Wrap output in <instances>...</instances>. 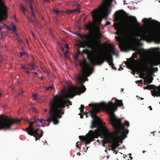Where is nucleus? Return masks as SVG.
<instances>
[{
    "instance_id": "21",
    "label": "nucleus",
    "mask_w": 160,
    "mask_h": 160,
    "mask_svg": "<svg viewBox=\"0 0 160 160\" xmlns=\"http://www.w3.org/2000/svg\"><path fill=\"white\" fill-rule=\"evenodd\" d=\"M159 64L160 63L157 60H154L151 63L150 65L152 67L154 66H158Z\"/></svg>"
},
{
    "instance_id": "62",
    "label": "nucleus",
    "mask_w": 160,
    "mask_h": 160,
    "mask_svg": "<svg viewBox=\"0 0 160 160\" xmlns=\"http://www.w3.org/2000/svg\"><path fill=\"white\" fill-rule=\"evenodd\" d=\"M143 98H141V100H143Z\"/></svg>"
},
{
    "instance_id": "33",
    "label": "nucleus",
    "mask_w": 160,
    "mask_h": 160,
    "mask_svg": "<svg viewBox=\"0 0 160 160\" xmlns=\"http://www.w3.org/2000/svg\"><path fill=\"white\" fill-rule=\"evenodd\" d=\"M26 64H21L20 65V68H21L22 69H24L26 68L27 67H26Z\"/></svg>"
},
{
    "instance_id": "12",
    "label": "nucleus",
    "mask_w": 160,
    "mask_h": 160,
    "mask_svg": "<svg viewBox=\"0 0 160 160\" xmlns=\"http://www.w3.org/2000/svg\"><path fill=\"white\" fill-rule=\"evenodd\" d=\"M26 3V7H29L31 11L36 10L37 9V5L36 2L33 0H24Z\"/></svg>"
},
{
    "instance_id": "17",
    "label": "nucleus",
    "mask_w": 160,
    "mask_h": 160,
    "mask_svg": "<svg viewBox=\"0 0 160 160\" xmlns=\"http://www.w3.org/2000/svg\"><path fill=\"white\" fill-rule=\"evenodd\" d=\"M94 24L92 22H89L87 24H86L84 26L85 29L86 30H88L89 31H92L93 28Z\"/></svg>"
},
{
    "instance_id": "52",
    "label": "nucleus",
    "mask_w": 160,
    "mask_h": 160,
    "mask_svg": "<svg viewBox=\"0 0 160 160\" xmlns=\"http://www.w3.org/2000/svg\"><path fill=\"white\" fill-rule=\"evenodd\" d=\"M33 73L34 74H35V75H38V73H37L36 72H34Z\"/></svg>"
},
{
    "instance_id": "23",
    "label": "nucleus",
    "mask_w": 160,
    "mask_h": 160,
    "mask_svg": "<svg viewBox=\"0 0 160 160\" xmlns=\"http://www.w3.org/2000/svg\"><path fill=\"white\" fill-rule=\"evenodd\" d=\"M78 52H76L73 56V57L74 59L77 61L78 60V57L79 54H80V50L79 49L78 50Z\"/></svg>"
},
{
    "instance_id": "27",
    "label": "nucleus",
    "mask_w": 160,
    "mask_h": 160,
    "mask_svg": "<svg viewBox=\"0 0 160 160\" xmlns=\"http://www.w3.org/2000/svg\"><path fill=\"white\" fill-rule=\"evenodd\" d=\"M84 108V105H81L80 107L79 108V110L80 111V112L83 113V110Z\"/></svg>"
},
{
    "instance_id": "44",
    "label": "nucleus",
    "mask_w": 160,
    "mask_h": 160,
    "mask_svg": "<svg viewBox=\"0 0 160 160\" xmlns=\"http://www.w3.org/2000/svg\"><path fill=\"white\" fill-rule=\"evenodd\" d=\"M65 47H66V48L67 49H69V46H68V44H66V45Z\"/></svg>"
},
{
    "instance_id": "46",
    "label": "nucleus",
    "mask_w": 160,
    "mask_h": 160,
    "mask_svg": "<svg viewBox=\"0 0 160 160\" xmlns=\"http://www.w3.org/2000/svg\"><path fill=\"white\" fill-rule=\"evenodd\" d=\"M27 18L28 19V20L30 22H32V20H31L30 18H29V17L28 16H27Z\"/></svg>"
},
{
    "instance_id": "56",
    "label": "nucleus",
    "mask_w": 160,
    "mask_h": 160,
    "mask_svg": "<svg viewBox=\"0 0 160 160\" xmlns=\"http://www.w3.org/2000/svg\"><path fill=\"white\" fill-rule=\"evenodd\" d=\"M130 158L131 159H132V157H131V156H130Z\"/></svg>"
},
{
    "instance_id": "36",
    "label": "nucleus",
    "mask_w": 160,
    "mask_h": 160,
    "mask_svg": "<svg viewBox=\"0 0 160 160\" xmlns=\"http://www.w3.org/2000/svg\"><path fill=\"white\" fill-rule=\"evenodd\" d=\"M23 91L22 90H21L20 92H19L18 94V96H22L23 93Z\"/></svg>"
},
{
    "instance_id": "59",
    "label": "nucleus",
    "mask_w": 160,
    "mask_h": 160,
    "mask_svg": "<svg viewBox=\"0 0 160 160\" xmlns=\"http://www.w3.org/2000/svg\"><path fill=\"white\" fill-rule=\"evenodd\" d=\"M63 53H64V54L65 55L66 54V52H63Z\"/></svg>"
},
{
    "instance_id": "42",
    "label": "nucleus",
    "mask_w": 160,
    "mask_h": 160,
    "mask_svg": "<svg viewBox=\"0 0 160 160\" xmlns=\"http://www.w3.org/2000/svg\"><path fill=\"white\" fill-rule=\"evenodd\" d=\"M32 23H35L36 22V20H34L33 19V20H32Z\"/></svg>"
},
{
    "instance_id": "58",
    "label": "nucleus",
    "mask_w": 160,
    "mask_h": 160,
    "mask_svg": "<svg viewBox=\"0 0 160 160\" xmlns=\"http://www.w3.org/2000/svg\"><path fill=\"white\" fill-rule=\"evenodd\" d=\"M124 90V89H122V92H123V91Z\"/></svg>"
},
{
    "instance_id": "14",
    "label": "nucleus",
    "mask_w": 160,
    "mask_h": 160,
    "mask_svg": "<svg viewBox=\"0 0 160 160\" xmlns=\"http://www.w3.org/2000/svg\"><path fill=\"white\" fill-rule=\"evenodd\" d=\"M149 90L153 89V91H151V92H154L156 95L158 94H160V85L159 86L157 87L153 85H149Z\"/></svg>"
},
{
    "instance_id": "2",
    "label": "nucleus",
    "mask_w": 160,
    "mask_h": 160,
    "mask_svg": "<svg viewBox=\"0 0 160 160\" xmlns=\"http://www.w3.org/2000/svg\"><path fill=\"white\" fill-rule=\"evenodd\" d=\"M68 92H65L62 96L57 94L53 97V99H51L49 104V117L46 120L48 121H52L54 124H57L59 122L58 118H61L62 115L64 114L63 110L66 106H68L69 104L72 105V102L68 100L65 99L64 95Z\"/></svg>"
},
{
    "instance_id": "40",
    "label": "nucleus",
    "mask_w": 160,
    "mask_h": 160,
    "mask_svg": "<svg viewBox=\"0 0 160 160\" xmlns=\"http://www.w3.org/2000/svg\"><path fill=\"white\" fill-rule=\"evenodd\" d=\"M142 80H138L136 82L138 83H142Z\"/></svg>"
},
{
    "instance_id": "53",
    "label": "nucleus",
    "mask_w": 160,
    "mask_h": 160,
    "mask_svg": "<svg viewBox=\"0 0 160 160\" xmlns=\"http://www.w3.org/2000/svg\"><path fill=\"white\" fill-rule=\"evenodd\" d=\"M44 0V1L46 2H48L49 1L48 0Z\"/></svg>"
},
{
    "instance_id": "47",
    "label": "nucleus",
    "mask_w": 160,
    "mask_h": 160,
    "mask_svg": "<svg viewBox=\"0 0 160 160\" xmlns=\"http://www.w3.org/2000/svg\"><path fill=\"white\" fill-rule=\"evenodd\" d=\"M123 69V68H122V67L121 66L120 68H119L118 69V70L120 71V70H122V69Z\"/></svg>"
},
{
    "instance_id": "28",
    "label": "nucleus",
    "mask_w": 160,
    "mask_h": 160,
    "mask_svg": "<svg viewBox=\"0 0 160 160\" xmlns=\"http://www.w3.org/2000/svg\"><path fill=\"white\" fill-rule=\"evenodd\" d=\"M76 8L74 9L73 10H72L73 11V13L76 12H78L79 13H80V9L81 8H79V7H77Z\"/></svg>"
},
{
    "instance_id": "16",
    "label": "nucleus",
    "mask_w": 160,
    "mask_h": 160,
    "mask_svg": "<svg viewBox=\"0 0 160 160\" xmlns=\"http://www.w3.org/2000/svg\"><path fill=\"white\" fill-rule=\"evenodd\" d=\"M142 21L144 23H148L150 22H152L154 23L159 24L160 25V22L156 20H152V18H149L148 19L144 18L142 20Z\"/></svg>"
},
{
    "instance_id": "32",
    "label": "nucleus",
    "mask_w": 160,
    "mask_h": 160,
    "mask_svg": "<svg viewBox=\"0 0 160 160\" xmlns=\"http://www.w3.org/2000/svg\"><path fill=\"white\" fill-rule=\"evenodd\" d=\"M31 13L33 19L34 20L35 19V15L34 13V11H31Z\"/></svg>"
},
{
    "instance_id": "55",
    "label": "nucleus",
    "mask_w": 160,
    "mask_h": 160,
    "mask_svg": "<svg viewBox=\"0 0 160 160\" xmlns=\"http://www.w3.org/2000/svg\"><path fill=\"white\" fill-rule=\"evenodd\" d=\"M145 152H146L145 151H143L142 152L143 153H145Z\"/></svg>"
},
{
    "instance_id": "7",
    "label": "nucleus",
    "mask_w": 160,
    "mask_h": 160,
    "mask_svg": "<svg viewBox=\"0 0 160 160\" xmlns=\"http://www.w3.org/2000/svg\"><path fill=\"white\" fill-rule=\"evenodd\" d=\"M75 80L78 84H80L81 88L74 87L69 88L66 94L64 95L63 96L64 98H71L77 94L80 95L81 93L85 91L86 88L82 85L83 83L85 82V80L80 75L77 77L76 76Z\"/></svg>"
},
{
    "instance_id": "64",
    "label": "nucleus",
    "mask_w": 160,
    "mask_h": 160,
    "mask_svg": "<svg viewBox=\"0 0 160 160\" xmlns=\"http://www.w3.org/2000/svg\"><path fill=\"white\" fill-rule=\"evenodd\" d=\"M43 77H42V78H41V79H43Z\"/></svg>"
},
{
    "instance_id": "35",
    "label": "nucleus",
    "mask_w": 160,
    "mask_h": 160,
    "mask_svg": "<svg viewBox=\"0 0 160 160\" xmlns=\"http://www.w3.org/2000/svg\"><path fill=\"white\" fill-rule=\"evenodd\" d=\"M26 73L27 74H29L30 73L29 70H30V68L28 67H27L26 68Z\"/></svg>"
},
{
    "instance_id": "37",
    "label": "nucleus",
    "mask_w": 160,
    "mask_h": 160,
    "mask_svg": "<svg viewBox=\"0 0 160 160\" xmlns=\"http://www.w3.org/2000/svg\"><path fill=\"white\" fill-rule=\"evenodd\" d=\"M53 88V86H50L47 87L46 88V89L47 90H51Z\"/></svg>"
},
{
    "instance_id": "29",
    "label": "nucleus",
    "mask_w": 160,
    "mask_h": 160,
    "mask_svg": "<svg viewBox=\"0 0 160 160\" xmlns=\"http://www.w3.org/2000/svg\"><path fill=\"white\" fill-rule=\"evenodd\" d=\"M27 64L30 67H32L34 66H35V64L33 62H28L27 63Z\"/></svg>"
},
{
    "instance_id": "51",
    "label": "nucleus",
    "mask_w": 160,
    "mask_h": 160,
    "mask_svg": "<svg viewBox=\"0 0 160 160\" xmlns=\"http://www.w3.org/2000/svg\"><path fill=\"white\" fill-rule=\"evenodd\" d=\"M44 110L45 112H46L47 111V110L46 109H44Z\"/></svg>"
},
{
    "instance_id": "5",
    "label": "nucleus",
    "mask_w": 160,
    "mask_h": 160,
    "mask_svg": "<svg viewBox=\"0 0 160 160\" xmlns=\"http://www.w3.org/2000/svg\"><path fill=\"white\" fill-rule=\"evenodd\" d=\"M114 0H104L102 6L101 16L98 14L99 13L98 9L92 12L91 14L93 20L95 22H100L102 18H106L107 16L110 14L111 5Z\"/></svg>"
},
{
    "instance_id": "30",
    "label": "nucleus",
    "mask_w": 160,
    "mask_h": 160,
    "mask_svg": "<svg viewBox=\"0 0 160 160\" xmlns=\"http://www.w3.org/2000/svg\"><path fill=\"white\" fill-rule=\"evenodd\" d=\"M20 55L19 56V58H21L22 56L26 55V53L24 52H21L20 53Z\"/></svg>"
},
{
    "instance_id": "38",
    "label": "nucleus",
    "mask_w": 160,
    "mask_h": 160,
    "mask_svg": "<svg viewBox=\"0 0 160 160\" xmlns=\"http://www.w3.org/2000/svg\"><path fill=\"white\" fill-rule=\"evenodd\" d=\"M78 36L80 38L82 39L83 38V35L81 34H77Z\"/></svg>"
},
{
    "instance_id": "8",
    "label": "nucleus",
    "mask_w": 160,
    "mask_h": 160,
    "mask_svg": "<svg viewBox=\"0 0 160 160\" xmlns=\"http://www.w3.org/2000/svg\"><path fill=\"white\" fill-rule=\"evenodd\" d=\"M121 12L120 11H117L115 12V14L116 16L115 18V22L113 26H115L114 28L115 29L117 30V32H116V34L118 36H116L115 38L117 41L120 42L119 47L122 51H127L128 49L127 46L125 44V43L121 42L122 37L120 23L119 22L120 18L119 16Z\"/></svg>"
},
{
    "instance_id": "34",
    "label": "nucleus",
    "mask_w": 160,
    "mask_h": 160,
    "mask_svg": "<svg viewBox=\"0 0 160 160\" xmlns=\"http://www.w3.org/2000/svg\"><path fill=\"white\" fill-rule=\"evenodd\" d=\"M59 12V11L56 9H54L53 10V12H54L56 15H58Z\"/></svg>"
},
{
    "instance_id": "45",
    "label": "nucleus",
    "mask_w": 160,
    "mask_h": 160,
    "mask_svg": "<svg viewBox=\"0 0 160 160\" xmlns=\"http://www.w3.org/2000/svg\"><path fill=\"white\" fill-rule=\"evenodd\" d=\"M36 109H35V108H32V111H34L35 112H37H37H36Z\"/></svg>"
},
{
    "instance_id": "6",
    "label": "nucleus",
    "mask_w": 160,
    "mask_h": 160,
    "mask_svg": "<svg viewBox=\"0 0 160 160\" xmlns=\"http://www.w3.org/2000/svg\"><path fill=\"white\" fill-rule=\"evenodd\" d=\"M139 36L142 40L151 41H154L157 43H160V29L153 28L143 30Z\"/></svg>"
},
{
    "instance_id": "22",
    "label": "nucleus",
    "mask_w": 160,
    "mask_h": 160,
    "mask_svg": "<svg viewBox=\"0 0 160 160\" xmlns=\"http://www.w3.org/2000/svg\"><path fill=\"white\" fill-rule=\"evenodd\" d=\"M153 79V78L151 76L150 78H148L147 80H145L144 84H146V83L147 84H150L151 83Z\"/></svg>"
},
{
    "instance_id": "63",
    "label": "nucleus",
    "mask_w": 160,
    "mask_h": 160,
    "mask_svg": "<svg viewBox=\"0 0 160 160\" xmlns=\"http://www.w3.org/2000/svg\"><path fill=\"white\" fill-rule=\"evenodd\" d=\"M86 81L88 80V79L86 78Z\"/></svg>"
},
{
    "instance_id": "41",
    "label": "nucleus",
    "mask_w": 160,
    "mask_h": 160,
    "mask_svg": "<svg viewBox=\"0 0 160 160\" xmlns=\"http://www.w3.org/2000/svg\"><path fill=\"white\" fill-rule=\"evenodd\" d=\"M31 67H32V68H30V70H35L34 68H35V66H32Z\"/></svg>"
},
{
    "instance_id": "13",
    "label": "nucleus",
    "mask_w": 160,
    "mask_h": 160,
    "mask_svg": "<svg viewBox=\"0 0 160 160\" xmlns=\"http://www.w3.org/2000/svg\"><path fill=\"white\" fill-rule=\"evenodd\" d=\"M149 70V68L148 65L146 64H144L143 66H142L140 68V73L141 74L143 77H141L142 78H144L145 76H146V72H147Z\"/></svg>"
},
{
    "instance_id": "11",
    "label": "nucleus",
    "mask_w": 160,
    "mask_h": 160,
    "mask_svg": "<svg viewBox=\"0 0 160 160\" xmlns=\"http://www.w3.org/2000/svg\"><path fill=\"white\" fill-rule=\"evenodd\" d=\"M79 63L83 72L87 74V76H89L92 72L93 68L85 61L80 62Z\"/></svg>"
},
{
    "instance_id": "50",
    "label": "nucleus",
    "mask_w": 160,
    "mask_h": 160,
    "mask_svg": "<svg viewBox=\"0 0 160 160\" xmlns=\"http://www.w3.org/2000/svg\"><path fill=\"white\" fill-rule=\"evenodd\" d=\"M149 108H150V110H152V108L151 106H150Z\"/></svg>"
},
{
    "instance_id": "3",
    "label": "nucleus",
    "mask_w": 160,
    "mask_h": 160,
    "mask_svg": "<svg viewBox=\"0 0 160 160\" xmlns=\"http://www.w3.org/2000/svg\"><path fill=\"white\" fill-rule=\"evenodd\" d=\"M84 37L88 41V47L91 48L92 52L94 54L92 57L93 63L96 65H101L104 61H106L112 67V68H113L114 64L113 63L112 56L111 54L108 55L107 54L103 56L100 54V41L91 35H85Z\"/></svg>"
},
{
    "instance_id": "1",
    "label": "nucleus",
    "mask_w": 160,
    "mask_h": 160,
    "mask_svg": "<svg viewBox=\"0 0 160 160\" xmlns=\"http://www.w3.org/2000/svg\"><path fill=\"white\" fill-rule=\"evenodd\" d=\"M115 103L110 102L107 104L102 102L98 104H89L90 107H92V110L90 112V114L93 118L91 128L97 129L94 131L90 130L85 137L79 136L81 140L85 141V144L94 141L95 138H98L100 132L107 138L111 144V148L114 150L120 145L119 138L121 137L124 139L127 137L129 130L126 129L125 126H130L129 122L125 120L123 123L122 119H118L114 113L118 109L117 106L121 107L123 105L122 100L115 99Z\"/></svg>"
},
{
    "instance_id": "39",
    "label": "nucleus",
    "mask_w": 160,
    "mask_h": 160,
    "mask_svg": "<svg viewBox=\"0 0 160 160\" xmlns=\"http://www.w3.org/2000/svg\"><path fill=\"white\" fill-rule=\"evenodd\" d=\"M144 89H148V90H149V85H148L146 87H145L144 88Z\"/></svg>"
},
{
    "instance_id": "10",
    "label": "nucleus",
    "mask_w": 160,
    "mask_h": 160,
    "mask_svg": "<svg viewBox=\"0 0 160 160\" xmlns=\"http://www.w3.org/2000/svg\"><path fill=\"white\" fill-rule=\"evenodd\" d=\"M129 19L133 22L127 24L125 27V30L127 33H130L133 31L137 28L139 27L140 24L135 17L131 16L129 17Z\"/></svg>"
},
{
    "instance_id": "48",
    "label": "nucleus",
    "mask_w": 160,
    "mask_h": 160,
    "mask_svg": "<svg viewBox=\"0 0 160 160\" xmlns=\"http://www.w3.org/2000/svg\"><path fill=\"white\" fill-rule=\"evenodd\" d=\"M113 69H114L115 70H116L117 69V68H116L114 67V68H112Z\"/></svg>"
},
{
    "instance_id": "9",
    "label": "nucleus",
    "mask_w": 160,
    "mask_h": 160,
    "mask_svg": "<svg viewBox=\"0 0 160 160\" xmlns=\"http://www.w3.org/2000/svg\"><path fill=\"white\" fill-rule=\"evenodd\" d=\"M13 124H17V118L12 119L4 116H0V130L11 129V127Z\"/></svg>"
},
{
    "instance_id": "18",
    "label": "nucleus",
    "mask_w": 160,
    "mask_h": 160,
    "mask_svg": "<svg viewBox=\"0 0 160 160\" xmlns=\"http://www.w3.org/2000/svg\"><path fill=\"white\" fill-rule=\"evenodd\" d=\"M69 3V5H72L73 7L77 8L79 7V8H81V5L79 4L78 2L75 1H73L70 2Z\"/></svg>"
},
{
    "instance_id": "60",
    "label": "nucleus",
    "mask_w": 160,
    "mask_h": 160,
    "mask_svg": "<svg viewBox=\"0 0 160 160\" xmlns=\"http://www.w3.org/2000/svg\"><path fill=\"white\" fill-rule=\"evenodd\" d=\"M32 35H33L34 37V34H33V33H32Z\"/></svg>"
},
{
    "instance_id": "54",
    "label": "nucleus",
    "mask_w": 160,
    "mask_h": 160,
    "mask_svg": "<svg viewBox=\"0 0 160 160\" xmlns=\"http://www.w3.org/2000/svg\"><path fill=\"white\" fill-rule=\"evenodd\" d=\"M86 17H85V18H84V20H83V21H84V22H85V20H86Z\"/></svg>"
},
{
    "instance_id": "20",
    "label": "nucleus",
    "mask_w": 160,
    "mask_h": 160,
    "mask_svg": "<svg viewBox=\"0 0 160 160\" xmlns=\"http://www.w3.org/2000/svg\"><path fill=\"white\" fill-rule=\"evenodd\" d=\"M21 11L23 13L24 15L26 16L25 11L28 10V8L26 7L25 8L22 4H20V5Z\"/></svg>"
},
{
    "instance_id": "24",
    "label": "nucleus",
    "mask_w": 160,
    "mask_h": 160,
    "mask_svg": "<svg viewBox=\"0 0 160 160\" xmlns=\"http://www.w3.org/2000/svg\"><path fill=\"white\" fill-rule=\"evenodd\" d=\"M8 29L10 30L11 31H16V29L15 26L12 25V26L8 27Z\"/></svg>"
},
{
    "instance_id": "49",
    "label": "nucleus",
    "mask_w": 160,
    "mask_h": 160,
    "mask_svg": "<svg viewBox=\"0 0 160 160\" xmlns=\"http://www.w3.org/2000/svg\"><path fill=\"white\" fill-rule=\"evenodd\" d=\"M80 117L81 118H82L83 117V116L82 115H80Z\"/></svg>"
},
{
    "instance_id": "57",
    "label": "nucleus",
    "mask_w": 160,
    "mask_h": 160,
    "mask_svg": "<svg viewBox=\"0 0 160 160\" xmlns=\"http://www.w3.org/2000/svg\"><path fill=\"white\" fill-rule=\"evenodd\" d=\"M1 95H2V94L0 92V98L1 97Z\"/></svg>"
},
{
    "instance_id": "43",
    "label": "nucleus",
    "mask_w": 160,
    "mask_h": 160,
    "mask_svg": "<svg viewBox=\"0 0 160 160\" xmlns=\"http://www.w3.org/2000/svg\"><path fill=\"white\" fill-rule=\"evenodd\" d=\"M18 41L20 43H21L23 42V41L21 39H19L18 40Z\"/></svg>"
},
{
    "instance_id": "31",
    "label": "nucleus",
    "mask_w": 160,
    "mask_h": 160,
    "mask_svg": "<svg viewBox=\"0 0 160 160\" xmlns=\"http://www.w3.org/2000/svg\"><path fill=\"white\" fill-rule=\"evenodd\" d=\"M66 13L67 14H70L73 13L72 10H67L66 11Z\"/></svg>"
},
{
    "instance_id": "25",
    "label": "nucleus",
    "mask_w": 160,
    "mask_h": 160,
    "mask_svg": "<svg viewBox=\"0 0 160 160\" xmlns=\"http://www.w3.org/2000/svg\"><path fill=\"white\" fill-rule=\"evenodd\" d=\"M38 94L37 93H34L32 94V97L33 98V100L35 101H37L38 98L37 97Z\"/></svg>"
},
{
    "instance_id": "4",
    "label": "nucleus",
    "mask_w": 160,
    "mask_h": 160,
    "mask_svg": "<svg viewBox=\"0 0 160 160\" xmlns=\"http://www.w3.org/2000/svg\"><path fill=\"white\" fill-rule=\"evenodd\" d=\"M50 116H49V117ZM45 120L43 118L41 119H37L36 118H34L31 120V122L27 120L29 123V125L28 127L26 129V131L27 132L28 134L31 136H33L36 138H37L36 141L37 139H39L42 137L43 134V132L42 130L40 129L39 127H41V125H38V122L42 123V126L43 127H44V123L46 121H48L51 122V121L49 122L47 121L48 119Z\"/></svg>"
},
{
    "instance_id": "19",
    "label": "nucleus",
    "mask_w": 160,
    "mask_h": 160,
    "mask_svg": "<svg viewBox=\"0 0 160 160\" xmlns=\"http://www.w3.org/2000/svg\"><path fill=\"white\" fill-rule=\"evenodd\" d=\"M7 18V13L0 12V22L3 20Z\"/></svg>"
},
{
    "instance_id": "61",
    "label": "nucleus",
    "mask_w": 160,
    "mask_h": 160,
    "mask_svg": "<svg viewBox=\"0 0 160 160\" xmlns=\"http://www.w3.org/2000/svg\"><path fill=\"white\" fill-rule=\"evenodd\" d=\"M155 69H156V70H158V69L157 68H155Z\"/></svg>"
},
{
    "instance_id": "26",
    "label": "nucleus",
    "mask_w": 160,
    "mask_h": 160,
    "mask_svg": "<svg viewBox=\"0 0 160 160\" xmlns=\"http://www.w3.org/2000/svg\"><path fill=\"white\" fill-rule=\"evenodd\" d=\"M80 54H87L88 53V50L87 49H83L82 52L80 51Z\"/></svg>"
},
{
    "instance_id": "15",
    "label": "nucleus",
    "mask_w": 160,
    "mask_h": 160,
    "mask_svg": "<svg viewBox=\"0 0 160 160\" xmlns=\"http://www.w3.org/2000/svg\"><path fill=\"white\" fill-rule=\"evenodd\" d=\"M7 8L3 0H0V12L7 13Z\"/></svg>"
}]
</instances>
